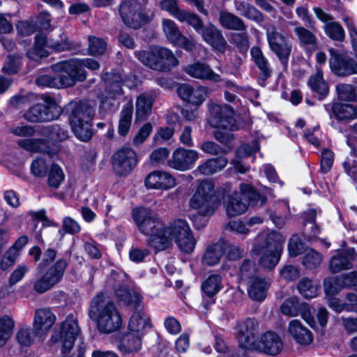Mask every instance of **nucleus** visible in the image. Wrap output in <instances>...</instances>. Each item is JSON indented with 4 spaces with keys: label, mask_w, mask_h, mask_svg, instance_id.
Returning <instances> with one entry per match:
<instances>
[{
    "label": "nucleus",
    "mask_w": 357,
    "mask_h": 357,
    "mask_svg": "<svg viewBox=\"0 0 357 357\" xmlns=\"http://www.w3.org/2000/svg\"><path fill=\"white\" fill-rule=\"evenodd\" d=\"M89 316L97 322L98 331L111 333L120 328L121 317L114 303L103 292L98 293L91 300Z\"/></svg>",
    "instance_id": "obj_1"
},
{
    "label": "nucleus",
    "mask_w": 357,
    "mask_h": 357,
    "mask_svg": "<svg viewBox=\"0 0 357 357\" xmlns=\"http://www.w3.org/2000/svg\"><path fill=\"white\" fill-rule=\"evenodd\" d=\"M132 218L141 233L149 236L148 244L157 251L168 248L169 240L162 236L165 230L163 223L157 215L149 208H137L132 211Z\"/></svg>",
    "instance_id": "obj_2"
},
{
    "label": "nucleus",
    "mask_w": 357,
    "mask_h": 357,
    "mask_svg": "<svg viewBox=\"0 0 357 357\" xmlns=\"http://www.w3.org/2000/svg\"><path fill=\"white\" fill-rule=\"evenodd\" d=\"M284 241L285 238L281 233L272 231L255 245L253 253L261 256L259 263L262 267L269 270L275 267L280 261Z\"/></svg>",
    "instance_id": "obj_3"
},
{
    "label": "nucleus",
    "mask_w": 357,
    "mask_h": 357,
    "mask_svg": "<svg viewBox=\"0 0 357 357\" xmlns=\"http://www.w3.org/2000/svg\"><path fill=\"white\" fill-rule=\"evenodd\" d=\"M217 197L214 195V186L208 181L202 182L197 187L196 192L190 200V206L192 208L197 210V214H193L192 220L196 229H200L206 225V220L200 225H197L199 216L211 215L216 207Z\"/></svg>",
    "instance_id": "obj_4"
},
{
    "label": "nucleus",
    "mask_w": 357,
    "mask_h": 357,
    "mask_svg": "<svg viewBox=\"0 0 357 357\" xmlns=\"http://www.w3.org/2000/svg\"><path fill=\"white\" fill-rule=\"evenodd\" d=\"M266 203V198L257 192L253 187L242 183L240 192L232 193L226 204V212L230 217L241 215L248 209V205L262 207Z\"/></svg>",
    "instance_id": "obj_5"
},
{
    "label": "nucleus",
    "mask_w": 357,
    "mask_h": 357,
    "mask_svg": "<svg viewBox=\"0 0 357 357\" xmlns=\"http://www.w3.org/2000/svg\"><path fill=\"white\" fill-rule=\"evenodd\" d=\"M138 59L145 66L158 71H169L178 64V61L168 49L153 46L148 50L136 52Z\"/></svg>",
    "instance_id": "obj_6"
},
{
    "label": "nucleus",
    "mask_w": 357,
    "mask_h": 357,
    "mask_svg": "<svg viewBox=\"0 0 357 357\" xmlns=\"http://www.w3.org/2000/svg\"><path fill=\"white\" fill-rule=\"evenodd\" d=\"M142 1L143 3L138 0L121 1L118 10L121 19L126 26L137 29L151 20L143 5L147 2V0Z\"/></svg>",
    "instance_id": "obj_7"
},
{
    "label": "nucleus",
    "mask_w": 357,
    "mask_h": 357,
    "mask_svg": "<svg viewBox=\"0 0 357 357\" xmlns=\"http://www.w3.org/2000/svg\"><path fill=\"white\" fill-rule=\"evenodd\" d=\"M165 230L162 236L168 238V247L174 239L182 252L190 253L193 251L196 241L185 220L178 219L171 223L169 227H165Z\"/></svg>",
    "instance_id": "obj_8"
},
{
    "label": "nucleus",
    "mask_w": 357,
    "mask_h": 357,
    "mask_svg": "<svg viewBox=\"0 0 357 357\" xmlns=\"http://www.w3.org/2000/svg\"><path fill=\"white\" fill-rule=\"evenodd\" d=\"M79 63L75 59L57 63L52 66L56 75V82L59 88L73 86L77 82H82L86 78V72L81 69Z\"/></svg>",
    "instance_id": "obj_9"
},
{
    "label": "nucleus",
    "mask_w": 357,
    "mask_h": 357,
    "mask_svg": "<svg viewBox=\"0 0 357 357\" xmlns=\"http://www.w3.org/2000/svg\"><path fill=\"white\" fill-rule=\"evenodd\" d=\"M79 333L77 321L73 314H70L61 323L60 331L52 334L51 340L54 344L61 343L62 352L66 354L73 349Z\"/></svg>",
    "instance_id": "obj_10"
},
{
    "label": "nucleus",
    "mask_w": 357,
    "mask_h": 357,
    "mask_svg": "<svg viewBox=\"0 0 357 357\" xmlns=\"http://www.w3.org/2000/svg\"><path fill=\"white\" fill-rule=\"evenodd\" d=\"M112 162L114 173L118 176H126L135 169L138 160L134 150L122 147L114 153Z\"/></svg>",
    "instance_id": "obj_11"
},
{
    "label": "nucleus",
    "mask_w": 357,
    "mask_h": 357,
    "mask_svg": "<svg viewBox=\"0 0 357 357\" xmlns=\"http://www.w3.org/2000/svg\"><path fill=\"white\" fill-rule=\"evenodd\" d=\"M67 261L61 259L33 283V289L38 294H43L52 288L62 278Z\"/></svg>",
    "instance_id": "obj_12"
},
{
    "label": "nucleus",
    "mask_w": 357,
    "mask_h": 357,
    "mask_svg": "<svg viewBox=\"0 0 357 357\" xmlns=\"http://www.w3.org/2000/svg\"><path fill=\"white\" fill-rule=\"evenodd\" d=\"M209 123L212 127L231 129L234 126V111L229 105L212 104L209 106Z\"/></svg>",
    "instance_id": "obj_13"
},
{
    "label": "nucleus",
    "mask_w": 357,
    "mask_h": 357,
    "mask_svg": "<svg viewBox=\"0 0 357 357\" xmlns=\"http://www.w3.org/2000/svg\"><path fill=\"white\" fill-rule=\"evenodd\" d=\"M329 52L331 55L330 66L335 75L345 77L357 74V57L355 59L347 54L337 53L333 48Z\"/></svg>",
    "instance_id": "obj_14"
},
{
    "label": "nucleus",
    "mask_w": 357,
    "mask_h": 357,
    "mask_svg": "<svg viewBox=\"0 0 357 357\" xmlns=\"http://www.w3.org/2000/svg\"><path fill=\"white\" fill-rule=\"evenodd\" d=\"M61 114V109L56 106H47L38 103L29 107L24 114V118L31 123H41L56 119Z\"/></svg>",
    "instance_id": "obj_15"
},
{
    "label": "nucleus",
    "mask_w": 357,
    "mask_h": 357,
    "mask_svg": "<svg viewBox=\"0 0 357 357\" xmlns=\"http://www.w3.org/2000/svg\"><path fill=\"white\" fill-rule=\"evenodd\" d=\"M199 158V153L192 149L178 148L172 153L168 160V166L178 171H186L192 169Z\"/></svg>",
    "instance_id": "obj_16"
},
{
    "label": "nucleus",
    "mask_w": 357,
    "mask_h": 357,
    "mask_svg": "<svg viewBox=\"0 0 357 357\" xmlns=\"http://www.w3.org/2000/svg\"><path fill=\"white\" fill-rule=\"evenodd\" d=\"M258 323L252 319H247L238 324V341L239 346L245 349L252 350L256 343Z\"/></svg>",
    "instance_id": "obj_17"
},
{
    "label": "nucleus",
    "mask_w": 357,
    "mask_h": 357,
    "mask_svg": "<svg viewBox=\"0 0 357 357\" xmlns=\"http://www.w3.org/2000/svg\"><path fill=\"white\" fill-rule=\"evenodd\" d=\"M66 109L69 115L70 125L91 121L94 116L93 108L83 101L71 102L68 105Z\"/></svg>",
    "instance_id": "obj_18"
},
{
    "label": "nucleus",
    "mask_w": 357,
    "mask_h": 357,
    "mask_svg": "<svg viewBox=\"0 0 357 357\" xmlns=\"http://www.w3.org/2000/svg\"><path fill=\"white\" fill-rule=\"evenodd\" d=\"M223 287L222 279L219 274H212L207 277V278L202 284V290L204 294L202 305L205 309L214 303L215 296Z\"/></svg>",
    "instance_id": "obj_19"
},
{
    "label": "nucleus",
    "mask_w": 357,
    "mask_h": 357,
    "mask_svg": "<svg viewBox=\"0 0 357 357\" xmlns=\"http://www.w3.org/2000/svg\"><path fill=\"white\" fill-rule=\"evenodd\" d=\"M283 343L279 335L273 332H266L256 342L252 350H259L269 355H276L280 352Z\"/></svg>",
    "instance_id": "obj_20"
},
{
    "label": "nucleus",
    "mask_w": 357,
    "mask_h": 357,
    "mask_svg": "<svg viewBox=\"0 0 357 357\" xmlns=\"http://www.w3.org/2000/svg\"><path fill=\"white\" fill-rule=\"evenodd\" d=\"M56 321V316L48 307L36 310L33 326L36 335L43 337L50 330Z\"/></svg>",
    "instance_id": "obj_21"
},
{
    "label": "nucleus",
    "mask_w": 357,
    "mask_h": 357,
    "mask_svg": "<svg viewBox=\"0 0 357 357\" xmlns=\"http://www.w3.org/2000/svg\"><path fill=\"white\" fill-rule=\"evenodd\" d=\"M317 17L324 23V31L331 38L337 41H342L344 38V31L342 26L333 20L331 15L326 13L319 8H314Z\"/></svg>",
    "instance_id": "obj_22"
},
{
    "label": "nucleus",
    "mask_w": 357,
    "mask_h": 357,
    "mask_svg": "<svg viewBox=\"0 0 357 357\" xmlns=\"http://www.w3.org/2000/svg\"><path fill=\"white\" fill-rule=\"evenodd\" d=\"M184 71L190 77L218 82L221 80L220 76L215 73L211 67L203 63L196 62L185 67Z\"/></svg>",
    "instance_id": "obj_23"
},
{
    "label": "nucleus",
    "mask_w": 357,
    "mask_h": 357,
    "mask_svg": "<svg viewBox=\"0 0 357 357\" xmlns=\"http://www.w3.org/2000/svg\"><path fill=\"white\" fill-rule=\"evenodd\" d=\"M355 257L356 251L354 248H349L334 255L330 261V271L332 273H337L344 270L352 268L351 261L355 259Z\"/></svg>",
    "instance_id": "obj_24"
},
{
    "label": "nucleus",
    "mask_w": 357,
    "mask_h": 357,
    "mask_svg": "<svg viewBox=\"0 0 357 357\" xmlns=\"http://www.w3.org/2000/svg\"><path fill=\"white\" fill-rule=\"evenodd\" d=\"M145 185L148 188L167 190L173 188L176 181L167 172L155 171L146 176Z\"/></svg>",
    "instance_id": "obj_25"
},
{
    "label": "nucleus",
    "mask_w": 357,
    "mask_h": 357,
    "mask_svg": "<svg viewBox=\"0 0 357 357\" xmlns=\"http://www.w3.org/2000/svg\"><path fill=\"white\" fill-rule=\"evenodd\" d=\"M162 26L164 34L169 43L174 45H190L191 42L181 33L173 20L163 19Z\"/></svg>",
    "instance_id": "obj_26"
},
{
    "label": "nucleus",
    "mask_w": 357,
    "mask_h": 357,
    "mask_svg": "<svg viewBox=\"0 0 357 357\" xmlns=\"http://www.w3.org/2000/svg\"><path fill=\"white\" fill-rule=\"evenodd\" d=\"M250 54L253 62L259 70L260 80L265 82L273 73L268 59L258 46H253L250 50ZM262 85H264V83Z\"/></svg>",
    "instance_id": "obj_27"
},
{
    "label": "nucleus",
    "mask_w": 357,
    "mask_h": 357,
    "mask_svg": "<svg viewBox=\"0 0 357 357\" xmlns=\"http://www.w3.org/2000/svg\"><path fill=\"white\" fill-rule=\"evenodd\" d=\"M143 335L128 332L124 334L119 341L118 349L123 354H135L142 348Z\"/></svg>",
    "instance_id": "obj_28"
},
{
    "label": "nucleus",
    "mask_w": 357,
    "mask_h": 357,
    "mask_svg": "<svg viewBox=\"0 0 357 357\" xmlns=\"http://www.w3.org/2000/svg\"><path fill=\"white\" fill-rule=\"evenodd\" d=\"M105 84V91L112 99L123 94L122 77L119 73H106L102 75Z\"/></svg>",
    "instance_id": "obj_29"
},
{
    "label": "nucleus",
    "mask_w": 357,
    "mask_h": 357,
    "mask_svg": "<svg viewBox=\"0 0 357 357\" xmlns=\"http://www.w3.org/2000/svg\"><path fill=\"white\" fill-rule=\"evenodd\" d=\"M326 111L332 110L334 116L339 121L353 120L357 118V107L350 104L335 103L325 105Z\"/></svg>",
    "instance_id": "obj_30"
},
{
    "label": "nucleus",
    "mask_w": 357,
    "mask_h": 357,
    "mask_svg": "<svg viewBox=\"0 0 357 357\" xmlns=\"http://www.w3.org/2000/svg\"><path fill=\"white\" fill-rule=\"evenodd\" d=\"M289 331L293 338L301 344L308 345L313 341L311 331L297 319L290 321Z\"/></svg>",
    "instance_id": "obj_31"
},
{
    "label": "nucleus",
    "mask_w": 357,
    "mask_h": 357,
    "mask_svg": "<svg viewBox=\"0 0 357 357\" xmlns=\"http://www.w3.org/2000/svg\"><path fill=\"white\" fill-rule=\"evenodd\" d=\"M150 327L149 319L144 312L142 307L135 308V312L130 317L128 324L130 331L143 335L144 331Z\"/></svg>",
    "instance_id": "obj_32"
},
{
    "label": "nucleus",
    "mask_w": 357,
    "mask_h": 357,
    "mask_svg": "<svg viewBox=\"0 0 357 357\" xmlns=\"http://www.w3.org/2000/svg\"><path fill=\"white\" fill-rule=\"evenodd\" d=\"M228 164V160L222 155L207 159L196 169V172L203 175H212L222 170Z\"/></svg>",
    "instance_id": "obj_33"
},
{
    "label": "nucleus",
    "mask_w": 357,
    "mask_h": 357,
    "mask_svg": "<svg viewBox=\"0 0 357 357\" xmlns=\"http://www.w3.org/2000/svg\"><path fill=\"white\" fill-rule=\"evenodd\" d=\"M226 249L225 241H219L218 243L208 246L202 257L203 263L211 266L217 264L226 252Z\"/></svg>",
    "instance_id": "obj_34"
},
{
    "label": "nucleus",
    "mask_w": 357,
    "mask_h": 357,
    "mask_svg": "<svg viewBox=\"0 0 357 357\" xmlns=\"http://www.w3.org/2000/svg\"><path fill=\"white\" fill-rule=\"evenodd\" d=\"M18 145L30 152L45 153L50 156L56 154V151L51 149L44 139H24L18 141Z\"/></svg>",
    "instance_id": "obj_35"
},
{
    "label": "nucleus",
    "mask_w": 357,
    "mask_h": 357,
    "mask_svg": "<svg viewBox=\"0 0 357 357\" xmlns=\"http://www.w3.org/2000/svg\"><path fill=\"white\" fill-rule=\"evenodd\" d=\"M248 284V292L251 299L261 301L266 298L269 286L264 279L257 277L249 281Z\"/></svg>",
    "instance_id": "obj_36"
},
{
    "label": "nucleus",
    "mask_w": 357,
    "mask_h": 357,
    "mask_svg": "<svg viewBox=\"0 0 357 357\" xmlns=\"http://www.w3.org/2000/svg\"><path fill=\"white\" fill-rule=\"evenodd\" d=\"M153 99L150 94H142L136 100L135 121H145L151 114Z\"/></svg>",
    "instance_id": "obj_37"
},
{
    "label": "nucleus",
    "mask_w": 357,
    "mask_h": 357,
    "mask_svg": "<svg viewBox=\"0 0 357 357\" xmlns=\"http://www.w3.org/2000/svg\"><path fill=\"white\" fill-rule=\"evenodd\" d=\"M116 296L119 301L124 305H132L135 308L141 306L142 297L135 290L119 287L116 289Z\"/></svg>",
    "instance_id": "obj_38"
},
{
    "label": "nucleus",
    "mask_w": 357,
    "mask_h": 357,
    "mask_svg": "<svg viewBox=\"0 0 357 357\" xmlns=\"http://www.w3.org/2000/svg\"><path fill=\"white\" fill-rule=\"evenodd\" d=\"M218 20L223 27L228 29L243 31L245 29L241 19L226 10L220 11Z\"/></svg>",
    "instance_id": "obj_39"
},
{
    "label": "nucleus",
    "mask_w": 357,
    "mask_h": 357,
    "mask_svg": "<svg viewBox=\"0 0 357 357\" xmlns=\"http://www.w3.org/2000/svg\"><path fill=\"white\" fill-rule=\"evenodd\" d=\"M308 85L312 90L319 94V99H324L328 93V84L324 80L322 71L317 69L315 75L308 80Z\"/></svg>",
    "instance_id": "obj_40"
},
{
    "label": "nucleus",
    "mask_w": 357,
    "mask_h": 357,
    "mask_svg": "<svg viewBox=\"0 0 357 357\" xmlns=\"http://www.w3.org/2000/svg\"><path fill=\"white\" fill-rule=\"evenodd\" d=\"M133 107L132 104H126L120 114L118 132L121 136H125L128 132L132 118Z\"/></svg>",
    "instance_id": "obj_41"
},
{
    "label": "nucleus",
    "mask_w": 357,
    "mask_h": 357,
    "mask_svg": "<svg viewBox=\"0 0 357 357\" xmlns=\"http://www.w3.org/2000/svg\"><path fill=\"white\" fill-rule=\"evenodd\" d=\"M235 8L241 15L247 18L258 22L263 20L261 13L254 6L245 1H236Z\"/></svg>",
    "instance_id": "obj_42"
},
{
    "label": "nucleus",
    "mask_w": 357,
    "mask_h": 357,
    "mask_svg": "<svg viewBox=\"0 0 357 357\" xmlns=\"http://www.w3.org/2000/svg\"><path fill=\"white\" fill-rule=\"evenodd\" d=\"M323 261V255L318 251L307 248L305 250L303 257L302 264L307 269L312 270L318 266Z\"/></svg>",
    "instance_id": "obj_43"
},
{
    "label": "nucleus",
    "mask_w": 357,
    "mask_h": 357,
    "mask_svg": "<svg viewBox=\"0 0 357 357\" xmlns=\"http://www.w3.org/2000/svg\"><path fill=\"white\" fill-rule=\"evenodd\" d=\"M202 36L206 43L211 45H225L226 42L220 31L210 25L202 30Z\"/></svg>",
    "instance_id": "obj_44"
},
{
    "label": "nucleus",
    "mask_w": 357,
    "mask_h": 357,
    "mask_svg": "<svg viewBox=\"0 0 357 357\" xmlns=\"http://www.w3.org/2000/svg\"><path fill=\"white\" fill-rule=\"evenodd\" d=\"M343 274L340 276L327 278L324 281V291L328 296L336 295L344 287Z\"/></svg>",
    "instance_id": "obj_45"
},
{
    "label": "nucleus",
    "mask_w": 357,
    "mask_h": 357,
    "mask_svg": "<svg viewBox=\"0 0 357 357\" xmlns=\"http://www.w3.org/2000/svg\"><path fill=\"white\" fill-rule=\"evenodd\" d=\"M72 130L75 136L82 141L87 142L93 135L91 121L80 122V123L71 124Z\"/></svg>",
    "instance_id": "obj_46"
},
{
    "label": "nucleus",
    "mask_w": 357,
    "mask_h": 357,
    "mask_svg": "<svg viewBox=\"0 0 357 357\" xmlns=\"http://www.w3.org/2000/svg\"><path fill=\"white\" fill-rule=\"evenodd\" d=\"M43 133L54 141H63L68 137V131L66 128L57 124L46 126L43 129Z\"/></svg>",
    "instance_id": "obj_47"
},
{
    "label": "nucleus",
    "mask_w": 357,
    "mask_h": 357,
    "mask_svg": "<svg viewBox=\"0 0 357 357\" xmlns=\"http://www.w3.org/2000/svg\"><path fill=\"white\" fill-rule=\"evenodd\" d=\"M336 91L340 100L357 102V87L349 84H339Z\"/></svg>",
    "instance_id": "obj_48"
},
{
    "label": "nucleus",
    "mask_w": 357,
    "mask_h": 357,
    "mask_svg": "<svg viewBox=\"0 0 357 357\" xmlns=\"http://www.w3.org/2000/svg\"><path fill=\"white\" fill-rule=\"evenodd\" d=\"M301 306V303L296 296H292L287 300L281 305V312L289 317H296L299 314V310Z\"/></svg>",
    "instance_id": "obj_49"
},
{
    "label": "nucleus",
    "mask_w": 357,
    "mask_h": 357,
    "mask_svg": "<svg viewBox=\"0 0 357 357\" xmlns=\"http://www.w3.org/2000/svg\"><path fill=\"white\" fill-rule=\"evenodd\" d=\"M301 294L306 298H312L317 295V285L314 284L307 278H302L297 285Z\"/></svg>",
    "instance_id": "obj_50"
},
{
    "label": "nucleus",
    "mask_w": 357,
    "mask_h": 357,
    "mask_svg": "<svg viewBox=\"0 0 357 357\" xmlns=\"http://www.w3.org/2000/svg\"><path fill=\"white\" fill-rule=\"evenodd\" d=\"M36 336H39L35 333V328H22L16 334V340L17 342L24 347L31 346Z\"/></svg>",
    "instance_id": "obj_51"
},
{
    "label": "nucleus",
    "mask_w": 357,
    "mask_h": 357,
    "mask_svg": "<svg viewBox=\"0 0 357 357\" xmlns=\"http://www.w3.org/2000/svg\"><path fill=\"white\" fill-rule=\"evenodd\" d=\"M13 326L14 322L10 317L6 315L0 318V347L10 337Z\"/></svg>",
    "instance_id": "obj_52"
},
{
    "label": "nucleus",
    "mask_w": 357,
    "mask_h": 357,
    "mask_svg": "<svg viewBox=\"0 0 357 357\" xmlns=\"http://www.w3.org/2000/svg\"><path fill=\"white\" fill-rule=\"evenodd\" d=\"M64 179V174L61 167L52 164L48 174V185L54 188H58Z\"/></svg>",
    "instance_id": "obj_53"
},
{
    "label": "nucleus",
    "mask_w": 357,
    "mask_h": 357,
    "mask_svg": "<svg viewBox=\"0 0 357 357\" xmlns=\"http://www.w3.org/2000/svg\"><path fill=\"white\" fill-rule=\"evenodd\" d=\"M210 92L211 89L204 86H200L196 89L192 88L188 102L199 106L205 100Z\"/></svg>",
    "instance_id": "obj_54"
},
{
    "label": "nucleus",
    "mask_w": 357,
    "mask_h": 357,
    "mask_svg": "<svg viewBox=\"0 0 357 357\" xmlns=\"http://www.w3.org/2000/svg\"><path fill=\"white\" fill-rule=\"evenodd\" d=\"M21 63V55L17 54H9L2 70L9 75L15 74L18 72Z\"/></svg>",
    "instance_id": "obj_55"
},
{
    "label": "nucleus",
    "mask_w": 357,
    "mask_h": 357,
    "mask_svg": "<svg viewBox=\"0 0 357 357\" xmlns=\"http://www.w3.org/2000/svg\"><path fill=\"white\" fill-rule=\"evenodd\" d=\"M240 277L242 280L250 281L256 276V266L254 261L245 260L240 268Z\"/></svg>",
    "instance_id": "obj_56"
},
{
    "label": "nucleus",
    "mask_w": 357,
    "mask_h": 357,
    "mask_svg": "<svg viewBox=\"0 0 357 357\" xmlns=\"http://www.w3.org/2000/svg\"><path fill=\"white\" fill-rule=\"evenodd\" d=\"M81 227L77 222L70 217H66L63 219L62 227L59 233L63 238L65 234H76L80 231Z\"/></svg>",
    "instance_id": "obj_57"
},
{
    "label": "nucleus",
    "mask_w": 357,
    "mask_h": 357,
    "mask_svg": "<svg viewBox=\"0 0 357 357\" xmlns=\"http://www.w3.org/2000/svg\"><path fill=\"white\" fill-rule=\"evenodd\" d=\"M178 21L185 22L190 26H192L197 31H199L202 29L203 22L199 17L195 13H190L186 10H184L181 15L179 16Z\"/></svg>",
    "instance_id": "obj_58"
},
{
    "label": "nucleus",
    "mask_w": 357,
    "mask_h": 357,
    "mask_svg": "<svg viewBox=\"0 0 357 357\" xmlns=\"http://www.w3.org/2000/svg\"><path fill=\"white\" fill-rule=\"evenodd\" d=\"M160 4L162 10L168 12L177 20L184 10L178 8L177 0H162Z\"/></svg>",
    "instance_id": "obj_59"
},
{
    "label": "nucleus",
    "mask_w": 357,
    "mask_h": 357,
    "mask_svg": "<svg viewBox=\"0 0 357 357\" xmlns=\"http://www.w3.org/2000/svg\"><path fill=\"white\" fill-rule=\"evenodd\" d=\"M199 149L205 153L218 155V154H225L227 153L225 149L222 148L218 144L213 141H206L199 145Z\"/></svg>",
    "instance_id": "obj_60"
},
{
    "label": "nucleus",
    "mask_w": 357,
    "mask_h": 357,
    "mask_svg": "<svg viewBox=\"0 0 357 357\" xmlns=\"http://www.w3.org/2000/svg\"><path fill=\"white\" fill-rule=\"evenodd\" d=\"M295 33L300 42L304 45H313L316 42L314 35L303 27L298 26L295 28Z\"/></svg>",
    "instance_id": "obj_61"
},
{
    "label": "nucleus",
    "mask_w": 357,
    "mask_h": 357,
    "mask_svg": "<svg viewBox=\"0 0 357 357\" xmlns=\"http://www.w3.org/2000/svg\"><path fill=\"white\" fill-rule=\"evenodd\" d=\"M44 47L45 46H31L26 52L27 57L31 60L36 61L47 57L49 55V51Z\"/></svg>",
    "instance_id": "obj_62"
},
{
    "label": "nucleus",
    "mask_w": 357,
    "mask_h": 357,
    "mask_svg": "<svg viewBox=\"0 0 357 357\" xmlns=\"http://www.w3.org/2000/svg\"><path fill=\"white\" fill-rule=\"evenodd\" d=\"M47 165L45 160L37 158L31 165V172L33 175L37 177H44L47 173Z\"/></svg>",
    "instance_id": "obj_63"
},
{
    "label": "nucleus",
    "mask_w": 357,
    "mask_h": 357,
    "mask_svg": "<svg viewBox=\"0 0 357 357\" xmlns=\"http://www.w3.org/2000/svg\"><path fill=\"white\" fill-rule=\"evenodd\" d=\"M259 150V143L257 140H253L252 144H242L236 151V154L239 158H245L253 153Z\"/></svg>",
    "instance_id": "obj_64"
}]
</instances>
